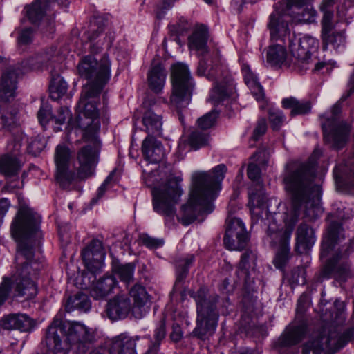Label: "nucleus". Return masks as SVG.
Here are the masks:
<instances>
[{
  "mask_svg": "<svg viewBox=\"0 0 354 354\" xmlns=\"http://www.w3.org/2000/svg\"><path fill=\"white\" fill-rule=\"evenodd\" d=\"M41 218L28 206H21L12 220L10 232L17 243V261L23 264L17 271L13 288L15 295L32 299L37 294L35 279L41 266L33 260V244L41 237Z\"/></svg>",
  "mask_w": 354,
  "mask_h": 354,
  "instance_id": "obj_1",
  "label": "nucleus"
},
{
  "mask_svg": "<svg viewBox=\"0 0 354 354\" xmlns=\"http://www.w3.org/2000/svg\"><path fill=\"white\" fill-rule=\"evenodd\" d=\"M315 171L313 165L292 163L284 173L283 181L290 198L284 216V234L288 239L301 212L310 220L317 218L322 213V189L320 185L315 183Z\"/></svg>",
  "mask_w": 354,
  "mask_h": 354,
  "instance_id": "obj_2",
  "label": "nucleus"
},
{
  "mask_svg": "<svg viewBox=\"0 0 354 354\" xmlns=\"http://www.w3.org/2000/svg\"><path fill=\"white\" fill-rule=\"evenodd\" d=\"M95 26L92 25L88 35L91 42V53L94 55L83 57L77 65L79 75L88 80L82 88L77 104V109L84 115H99L97 108L99 95L111 77V62L109 57L104 55L97 59L95 55L101 51L102 46L111 47L113 36L104 33L102 28L95 29Z\"/></svg>",
  "mask_w": 354,
  "mask_h": 354,
  "instance_id": "obj_3",
  "label": "nucleus"
},
{
  "mask_svg": "<svg viewBox=\"0 0 354 354\" xmlns=\"http://www.w3.org/2000/svg\"><path fill=\"white\" fill-rule=\"evenodd\" d=\"M226 171V166L221 164L208 172H196L192 175L189 199L181 207L182 215L179 220L183 225H189L198 214L212 212L213 201L221 189Z\"/></svg>",
  "mask_w": 354,
  "mask_h": 354,
  "instance_id": "obj_4",
  "label": "nucleus"
},
{
  "mask_svg": "<svg viewBox=\"0 0 354 354\" xmlns=\"http://www.w3.org/2000/svg\"><path fill=\"white\" fill-rule=\"evenodd\" d=\"M97 337L96 330L82 322H63L55 317L48 328L46 343L48 350L55 354H64L70 348L84 353L96 342Z\"/></svg>",
  "mask_w": 354,
  "mask_h": 354,
  "instance_id": "obj_5",
  "label": "nucleus"
},
{
  "mask_svg": "<svg viewBox=\"0 0 354 354\" xmlns=\"http://www.w3.org/2000/svg\"><path fill=\"white\" fill-rule=\"evenodd\" d=\"M77 126L82 130L83 138L91 144L80 148L77 153L76 182L91 178L95 173L98 162L100 143L97 139V132L100 123L99 115H84L82 113L77 119Z\"/></svg>",
  "mask_w": 354,
  "mask_h": 354,
  "instance_id": "obj_6",
  "label": "nucleus"
},
{
  "mask_svg": "<svg viewBox=\"0 0 354 354\" xmlns=\"http://www.w3.org/2000/svg\"><path fill=\"white\" fill-rule=\"evenodd\" d=\"M21 74L19 67H10L1 75L0 81V129L4 132H11L19 124V111L9 106L7 102H11L17 95V80Z\"/></svg>",
  "mask_w": 354,
  "mask_h": 354,
  "instance_id": "obj_7",
  "label": "nucleus"
},
{
  "mask_svg": "<svg viewBox=\"0 0 354 354\" xmlns=\"http://www.w3.org/2000/svg\"><path fill=\"white\" fill-rule=\"evenodd\" d=\"M189 294L194 299L197 308V325L193 333L199 339H205L214 333L217 325L218 314L216 304L218 296L214 295L207 298V290L205 288H201L196 292L189 291Z\"/></svg>",
  "mask_w": 354,
  "mask_h": 354,
  "instance_id": "obj_8",
  "label": "nucleus"
},
{
  "mask_svg": "<svg viewBox=\"0 0 354 354\" xmlns=\"http://www.w3.org/2000/svg\"><path fill=\"white\" fill-rule=\"evenodd\" d=\"M181 183L180 177L170 175L152 189L153 207L156 212L167 217H174L176 205L183 194Z\"/></svg>",
  "mask_w": 354,
  "mask_h": 354,
  "instance_id": "obj_9",
  "label": "nucleus"
},
{
  "mask_svg": "<svg viewBox=\"0 0 354 354\" xmlns=\"http://www.w3.org/2000/svg\"><path fill=\"white\" fill-rule=\"evenodd\" d=\"M172 92L170 103L177 109L185 108L191 102L195 84L188 66L176 63L171 68Z\"/></svg>",
  "mask_w": 354,
  "mask_h": 354,
  "instance_id": "obj_10",
  "label": "nucleus"
},
{
  "mask_svg": "<svg viewBox=\"0 0 354 354\" xmlns=\"http://www.w3.org/2000/svg\"><path fill=\"white\" fill-rule=\"evenodd\" d=\"M350 330L339 333L336 330H330L327 334L313 335L304 345L302 354H324L336 352L344 347L351 339Z\"/></svg>",
  "mask_w": 354,
  "mask_h": 354,
  "instance_id": "obj_11",
  "label": "nucleus"
},
{
  "mask_svg": "<svg viewBox=\"0 0 354 354\" xmlns=\"http://www.w3.org/2000/svg\"><path fill=\"white\" fill-rule=\"evenodd\" d=\"M219 67L208 69L205 60L201 59L197 68L198 75H205L209 80H215L216 84L211 91L209 100L214 104H218L227 97H234L235 95V84L231 75L226 74L223 77L218 76Z\"/></svg>",
  "mask_w": 354,
  "mask_h": 354,
  "instance_id": "obj_12",
  "label": "nucleus"
},
{
  "mask_svg": "<svg viewBox=\"0 0 354 354\" xmlns=\"http://www.w3.org/2000/svg\"><path fill=\"white\" fill-rule=\"evenodd\" d=\"M71 152L68 147L58 145L55 151L54 160L56 167L55 178L59 185L68 188L76 182V174L69 169Z\"/></svg>",
  "mask_w": 354,
  "mask_h": 354,
  "instance_id": "obj_13",
  "label": "nucleus"
},
{
  "mask_svg": "<svg viewBox=\"0 0 354 354\" xmlns=\"http://www.w3.org/2000/svg\"><path fill=\"white\" fill-rule=\"evenodd\" d=\"M288 45L291 54L304 64H308L310 62L312 53L317 50L319 46L318 41L309 35L297 39L292 35L288 39Z\"/></svg>",
  "mask_w": 354,
  "mask_h": 354,
  "instance_id": "obj_14",
  "label": "nucleus"
},
{
  "mask_svg": "<svg viewBox=\"0 0 354 354\" xmlns=\"http://www.w3.org/2000/svg\"><path fill=\"white\" fill-rule=\"evenodd\" d=\"M248 240V234L244 223L238 218H233L227 224L223 243L230 250H243Z\"/></svg>",
  "mask_w": 354,
  "mask_h": 354,
  "instance_id": "obj_15",
  "label": "nucleus"
},
{
  "mask_svg": "<svg viewBox=\"0 0 354 354\" xmlns=\"http://www.w3.org/2000/svg\"><path fill=\"white\" fill-rule=\"evenodd\" d=\"M250 207L252 224L263 221V214L266 216L269 211L268 199L262 184L258 182L250 187L248 191Z\"/></svg>",
  "mask_w": 354,
  "mask_h": 354,
  "instance_id": "obj_16",
  "label": "nucleus"
},
{
  "mask_svg": "<svg viewBox=\"0 0 354 354\" xmlns=\"http://www.w3.org/2000/svg\"><path fill=\"white\" fill-rule=\"evenodd\" d=\"M340 112V107L338 104H335L332 108L333 116L331 121L329 118L327 122L322 124L324 139L329 142H331L333 146L337 149H341L345 145L348 140L350 129L346 124H341L337 126L331 132L327 133V128L333 124L335 118Z\"/></svg>",
  "mask_w": 354,
  "mask_h": 354,
  "instance_id": "obj_17",
  "label": "nucleus"
},
{
  "mask_svg": "<svg viewBox=\"0 0 354 354\" xmlns=\"http://www.w3.org/2000/svg\"><path fill=\"white\" fill-rule=\"evenodd\" d=\"M135 348L136 339L120 334L111 339L108 349L99 346L91 351L88 354H136Z\"/></svg>",
  "mask_w": 354,
  "mask_h": 354,
  "instance_id": "obj_18",
  "label": "nucleus"
},
{
  "mask_svg": "<svg viewBox=\"0 0 354 354\" xmlns=\"http://www.w3.org/2000/svg\"><path fill=\"white\" fill-rule=\"evenodd\" d=\"M285 14L279 10L278 5H275L274 12L269 16L268 28L272 40H281L284 45L288 39L291 37L290 30L287 21L284 19Z\"/></svg>",
  "mask_w": 354,
  "mask_h": 354,
  "instance_id": "obj_19",
  "label": "nucleus"
},
{
  "mask_svg": "<svg viewBox=\"0 0 354 354\" xmlns=\"http://www.w3.org/2000/svg\"><path fill=\"white\" fill-rule=\"evenodd\" d=\"M347 252L337 254L335 257L326 260L320 275L322 279H328L335 276L341 280H345L350 274V264L346 259Z\"/></svg>",
  "mask_w": 354,
  "mask_h": 354,
  "instance_id": "obj_20",
  "label": "nucleus"
},
{
  "mask_svg": "<svg viewBox=\"0 0 354 354\" xmlns=\"http://www.w3.org/2000/svg\"><path fill=\"white\" fill-rule=\"evenodd\" d=\"M129 295L133 300L131 312L137 319L142 318L149 310V295L145 288L140 285L133 286L129 290Z\"/></svg>",
  "mask_w": 354,
  "mask_h": 354,
  "instance_id": "obj_21",
  "label": "nucleus"
},
{
  "mask_svg": "<svg viewBox=\"0 0 354 354\" xmlns=\"http://www.w3.org/2000/svg\"><path fill=\"white\" fill-rule=\"evenodd\" d=\"M311 0H286L285 3L287 10L295 8L294 17L304 23H312L315 21L316 11L310 4Z\"/></svg>",
  "mask_w": 354,
  "mask_h": 354,
  "instance_id": "obj_22",
  "label": "nucleus"
},
{
  "mask_svg": "<svg viewBox=\"0 0 354 354\" xmlns=\"http://www.w3.org/2000/svg\"><path fill=\"white\" fill-rule=\"evenodd\" d=\"M142 153L145 159L151 163H158L165 157L162 143L152 136H148L142 141Z\"/></svg>",
  "mask_w": 354,
  "mask_h": 354,
  "instance_id": "obj_23",
  "label": "nucleus"
},
{
  "mask_svg": "<svg viewBox=\"0 0 354 354\" xmlns=\"http://www.w3.org/2000/svg\"><path fill=\"white\" fill-rule=\"evenodd\" d=\"M131 310L129 299L125 295H117L109 301L106 306L108 317L113 320L122 319Z\"/></svg>",
  "mask_w": 354,
  "mask_h": 354,
  "instance_id": "obj_24",
  "label": "nucleus"
},
{
  "mask_svg": "<svg viewBox=\"0 0 354 354\" xmlns=\"http://www.w3.org/2000/svg\"><path fill=\"white\" fill-rule=\"evenodd\" d=\"M167 73L162 65L153 61L147 73L149 88L154 93H160L165 85Z\"/></svg>",
  "mask_w": 354,
  "mask_h": 354,
  "instance_id": "obj_25",
  "label": "nucleus"
},
{
  "mask_svg": "<svg viewBox=\"0 0 354 354\" xmlns=\"http://www.w3.org/2000/svg\"><path fill=\"white\" fill-rule=\"evenodd\" d=\"M344 230L337 223H332L329 227L327 236L324 239L320 257L322 259L327 258L330 254L336 243L341 239H344Z\"/></svg>",
  "mask_w": 354,
  "mask_h": 354,
  "instance_id": "obj_26",
  "label": "nucleus"
},
{
  "mask_svg": "<svg viewBox=\"0 0 354 354\" xmlns=\"http://www.w3.org/2000/svg\"><path fill=\"white\" fill-rule=\"evenodd\" d=\"M307 327L304 323L288 326L279 339L281 346H290L298 344L306 333Z\"/></svg>",
  "mask_w": 354,
  "mask_h": 354,
  "instance_id": "obj_27",
  "label": "nucleus"
},
{
  "mask_svg": "<svg viewBox=\"0 0 354 354\" xmlns=\"http://www.w3.org/2000/svg\"><path fill=\"white\" fill-rule=\"evenodd\" d=\"M296 250L299 253L308 251L315 243L314 230L306 223H301L297 230Z\"/></svg>",
  "mask_w": 354,
  "mask_h": 354,
  "instance_id": "obj_28",
  "label": "nucleus"
},
{
  "mask_svg": "<svg viewBox=\"0 0 354 354\" xmlns=\"http://www.w3.org/2000/svg\"><path fill=\"white\" fill-rule=\"evenodd\" d=\"M97 252L95 254H91L90 251H82V257L85 266L89 272L96 274L101 271L104 263L106 252L103 246L95 245Z\"/></svg>",
  "mask_w": 354,
  "mask_h": 354,
  "instance_id": "obj_29",
  "label": "nucleus"
},
{
  "mask_svg": "<svg viewBox=\"0 0 354 354\" xmlns=\"http://www.w3.org/2000/svg\"><path fill=\"white\" fill-rule=\"evenodd\" d=\"M207 39L208 30L207 27L203 24L198 25L188 39L189 47L192 50L200 52L202 55L207 53L208 51Z\"/></svg>",
  "mask_w": 354,
  "mask_h": 354,
  "instance_id": "obj_30",
  "label": "nucleus"
},
{
  "mask_svg": "<svg viewBox=\"0 0 354 354\" xmlns=\"http://www.w3.org/2000/svg\"><path fill=\"white\" fill-rule=\"evenodd\" d=\"M5 327L8 329H17L28 332L33 329L35 321L25 314L11 315L6 317Z\"/></svg>",
  "mask_w": 354,
  "mask_h": 354,
  "instance_id": "obj_31",
  "label": "nucleus"
},
{
  "mask_svg": "<svg viewBox=\"0 0 354 354\" xmlns=\"http://www.w3.org/2000/svg\"><path fill=\"white\" fill-rule=\"evenodd\" d=\"M117 284L115 278L113 276H106L100 279L91 290V295L95 299H100L108 296Z\"/></svg>",
  "mask_w": 354,
  "mask_h": 354,
  "instance_id": "obj_32",
  "label": "nucleus"
},
{
  "mask_svg": "<svg viewBox=\"0 0 354 354\" xmlns=\"http://www.w3.org/2000/svg\"><path fill=\"white\" fill-rule=\"evenodd\" d=\"M283 108L290 109V115H306L310 113L312 103L309 100H299L295 97L284 98L281 102Z\"/></svg>",
  "mask_w": 354,
  "mask_h": 354,
  "instance_id": "obj_33",
  "label": "nucleus"
},
{
  "mask_svg": "<svg viewBox=\"0 0 354 354\" xmlns=\"http://www.w3.org/2000/svg\"><path fill=\"white\" fill-rule=\"evenodd\" d=\"M22 163L16 156L5 154L0 156V173L6 176H13L18 174Z\"/></svg>",
  "mask_w": 354,
  "mask_h": 354,
  "instance_id": "obj_34",
  "label": "nucleus"
},
{
  "mask_svg": "<svg viewBox=\"0 0 354 354\" xmlns=\"http://www.w3.org/2000/svg\"><path fill=\"white\" fill-rule=\"evenodd\" d=\"M56 59V50L51 48L45 52L37 54L28 59L25 65L32 69L39 68L48 66Z\"/></svg>",
  "mask_w": 354,
  "mask_h": 354,
  "instance_id": "obj_35",
  "label": "nucleus"
},
{
  "mask_svg": "<svg viewBox=\"0 0 354 354\" xmlns=\"http://www.w3.org/2000/svg\"><path fill=\"white\" fill-rule=\"evenodd\" d=\"M142 123L146 128L148 136H151V134L160 135L161 133L162 117L155 113L151 109L145 113Z\"/></svg>",
  "mask_w": 354,
  "mask_h": 354,
  "instance_id": "obj_36",
  "label": "nucleus"
},
{
  "mask_svg": "<svg viewBox=\"0 0 354 354\" xmlns=\"http://www.w3.org/2000/svg\"><path fill=\"white\" fill-rule=\"evenodd\" d=\"M48 3L49 0H35L25 8L26 16L32 24H36L41 19Z\"/></svg>",
  "mask_w": 354,
  "mask_h": 354,
  "instance_id": "obj_37",
  "label": "nucleus"
},
{
  "mask_svg": "<svg viewBox=\"0 0 354 354\" xmlns=\"http://www.w3.org/2000/svg\"><path fill=\"white\" fill-rule=\"evenodd\" d=\"M322 39L324 49H326L328 45H331L334 48H337L340 46L344 45L346 41L344 32L336 31L334 28L330 30L322 32Z\"/></svg>",
  "mask_w": 354,
  "mask_h": 354,
  "instance_id": "obj_38",
  "label": "nucleus"
},
{
  "mask_svg": "<svg viewBox=\"0 0 354 354\" xmlns=\"http://www.w3.org/2000/svg\"><path fill=\"white\" fill-rule=\"evenodd\" d=\"M286 57V50L283 44L271 45L267 51L266 61L271 66H281L285 62Z\"/></svg>",
  "mask_w": 354,
  "mask_h": 354,
  "instance_id": "obj_39",
  "label": "nucleus"
},
{
  "mask_svg": "<svg viewBox=\"0 0 354 354\" xmlns=\"http://www.w3.org/2000/svg\"><path fill=\"white\" fill-rule=\"evenodd\" d=\"M65 307L66 310L68 312L75 309L82 312H87L91 308V302L87 295L83 293H77L68 299Z\"/></svg>",
  "mask_w": 354,
  "mask_h": 354,
  "instance_id": "obj_40",
  "label": "nucleus"
},
{
  "mask_svg": "<svg viewBox=\"0 0 354 354\" xmlns=\"http://www.w3.org/2000/svg\"><path fill=\"white\" fill-rule=\"evenodd\" d=\"M67 89L68 85L62 77L56 75L53 77L49 86L50 95L53 100H59L65 95Z\"/></svg>",
  "mask_w": 354,
  "mask_h": 354,
  "instance_id": "obj_41",
  "label": "nucleus"
},
{
  "mask_svg": "<svg viewBox=\"0 0 354 354\" xmlns=\"http://www.w3.org/2000/svg\"><path fill=\"white\" fill-rule=\"evenodd\" d=\"M209 137L207 133L196 130L191 133L187 139V142L192 149L196 150L207 145Z\"/></svg>",
  "mask_w": 354,
  "mask_h": 354,
  "instance_id": "obj_42",
  "label": "nucleus"
},
{
  "mask_svg": "<svg viewBox=\"0 0 354 354\" xmlns=\"http://www.w3.org/2000/svg\"><path fill=\"white\" fill-rule=\"evenodd\" d=\"M134 270L135 266L133 263L115 266L113 268L115 274L121 281L127 283H129L133 279Z\"/></svg>",
  "mask_w": 354,
  "mask_h": 354,
  "instance_id": "obj_43",
  "label": "nucleus"
},
{
  "mask_svg": "<svg viewBox=\"0 0 354 354\" xmlns=\"http://www.w3.org/2000/svg\"><path fill=\"white\" fill-rule=\"evenodd\" d=\"M166 335L165 323L162 320L158 326L155 330L154 337L155 342L149 346L145 354H156L159 350L161 341L165 338Z\"/></svg>",
  "mask_w": 354,
  "mask_h": 354,
  "instance_id": "obj_44",
  "label": "nucleus"
},
{
  "mask_svg": "<svg viewBox=\"0 0 354 354\" xmlns=\"http://www.w3.org/2000/svg\"><path fill=\"white\" fill-rule=\"evenodd\" d=\"M72 120V113L68 107H60L56 114L52 116V120L55 122V124L58 125L55 127V130L59 131L61 125L68 122L70 123Z\"/></svg>",
  "mask_w": 354,
  "mask_h": 354,
  "instance_id": "obj_45",
  "label": "nucleus"
},
{
  "mask_svg": "<svg viewBox=\"0 0 354 354\" xmlns=\"http://www.w3.org/2000/svg\"><path fill=\"white\" fill-rule=\"evenodd\" d=\"M194 260V256L193 254H188L176 262L178 281H180L185 277L188 268L192 264Z\"/></svg>",
  "mask_w": 354,
  "mask_h": 354,
  "instance_id": "obj_46",
  "label": "nucleus"
},
{
  "mask_svg": "<svg viewBox=\"0 0 354 354\" xmlns=\"http://www.w3.org/2000/svg\"><path fill=\"white\" fill-rule=\"evenodd\" d=\"M285 115L281 111L277 109H270L269 111V121L272 129L274 131L279 129L285 120Z\"/></svg>",
  "mask_w": 354,
  "mask_h": 354,
  "instance_id": "obj_47",
  "label": "nucleus"
},
{
  "mask_svg": "<svg viewBox=\"0 0 354 354\" xmlns=\"http://www.w3.org/2000/svg\"><path fill=\"white\" fill-rule=\"evenodd\" d=\"M218 115L217 111H212L197 120L198 126L202 129L211 128L214 124Z\"/></svg>",
  "mask_w": 354,
  "mask_h": 354,
  "instance_id": "obj_48",
  "label": "nucleus"
},
{
  "mask_svg": "<svg viewBox=\"0 0 354 354\" xmlns=\"http://www.w3.org/2000/svg\"><path fill=\"white\" fill-rule=\"evenodd\" d=\"M44 147L45 142L39 137H36L31 139L28 142L27 150L29 153L36 156L44 149Z\"/></svg>",
  "mask_w": 354,
  "mask_h": 354,
  "instance_id": "obj_49",
  "label": "nucleus"
},
{
  "mask_svg": "<svg viewBox=\"0 0 354 354\" xmlns=\"http://www.w3.org/2000/svg\"><path fill=\"white\" fill-rule=\"evenodd\" d=\"M305 274L302 268H297L292 271L289 281L292 285H304L306 282Z\"/></svg>",
  "mask_w": 354,
  "mask_h": 354,
  "instance_id": "obj_50",
  "label": "nucleus"
},
{
  "mask_svg": "<svg viewBox=\"0 0 354 354\" xmlns=\"http://www.w3.org/2000/svg\"><path fill=\"white\" fill-rule=\"evenodd\" d=\"M242 71L243 73L245 82L248 85V88L259 89V87H257L255 84L256 82H258L257 77L256 75L251 71L250 67L248 66H243L242 68Z\"/></svg>",
  "mask_w": 354,
  "mask_h": 354,
  "instance_id": "obj_51",
  "label": "nucleus"
},
{
  "mask_svg": "<svg viewBox=\"0 0 354 354\" xmlns=\"http://www.w3.org/2000/svg\"><path fill=\"white\" fill-rule=\"evenodd\" d=\"M289 248L284 246L283 248L278 252L274 259V265L277 268L282 269L288 260Z\"/></svg>",
  "mask_w": 354,
  "mask_h": 354,
  "instance_id": "obj_52",
  "label": "nucleus"
},
{
  "mask_svg": "<svg viewBox=\"0 0 354 354\" xmlns=\"http://www.w3.org/2000/svg\"><path fill=\"white\" fill-rule=\"evenodd\" d=\"M139 240L142 244L151 249L157 248L163 244L162 240L154 239L145 234L140 236Z\"/></svg>",
  "mask_w": 354,
  "mask_h": 354,
  "instance_id": "obj_53",
  "label": "nucleus"
},
{
  "mask_svg": "<svg viewBox=\"0 0 354 354\" xmlns=\"http://www.w3.org/2000/svg\"><path fill=\"white\" fill-rule=\"evenodd\" d=\"M37 118L39 122L42 126H45L50 119L52 120V116L50 115V109L48 105L45 104L40 107L37 113Z\"/></svg>",
  "mask_w": 354,
  "mask_h": 354,
  "instance_id": "obj_54",
  "label": "nucleus"
},
{
  "mask_svg": "<svg viewBox=\"0 0 354 354\" xmlns=\"http://www.w3.org/2000/svg\"><path fill=\"white\" fill-rule=\"evenodd\" d=\"M322 11L324 12V16L322 21V32L328 31L331 29H333L334 26L332 23V20L333 18V12L328 10H325Z\"/></svg>",
  "mask_w": 354,
  "mask_h": 354,
  "instance_id": "obj_55",
  "label": "nucleus"
},
{
  "mask_svg": "<svg viewBox=\"0 0 354 354\" xmlns=\"http://www.w3.org/2000/svg\"><path fill=\"white\" fill-rule=\"evenodd\" d=\"M267 130V123L265 118H261L258 120L257 126L254 129L252 134V139L254 140H258L259 138L263 136Z\"/></svg>",
  "mask_w": 354,
  "mask_h": 354,
  "instance_id": "obj_56",
  "label": "nucleus"
},
{
  "mask_svg": "<svg viewBox=\"0 0 354 354\" xmlns=\"http://www.w3.org/2000/svg\"><path fill=\"white\" fill-rule=\"evenodd\" d=\"M11 286L10 280L8 278H3L0 285V305H1L7 299Z\"/></svg>",
  "mask_w": 354,
  "mask_h": 354,
  "instance_id": "obj_57",
  "label": "nucleus"
},
{
  "mask_svg": "<svg viewBox=\"0 0 354 354\" xmlns=\"http://www.w3.org/2000/svg\"><path fill=\"white\" fill-rule=\"evenodd\" d=\"M33 37L32 30L30 28L22 30L18 37V42L20 45L30 44Z\"/></svg>",
  "mask_w": 354,
  "mask_h": 354,
  "instance_id": "obj_58",
  "label": "nucleus"
},
{
  "mask_svg": "<svg viewBox=\"0 0 354 354\" xmlns=\"http://www.w3.org/2000/svg\"><path fill=\"white\" fill-rule=\"evenodd\" d=\"M260 168L256 164H249L247 174L250 180L252 181H258L260 178Z\"/></svg>",
  "mask_w": 354,
  "mask_h": 354,
  "instance_id": "obj_59",
  "label": "nucleus"
},
{
  "mask_svg": "<svg viewBox=\"0 0 354 354\" xmlns=\"http://www.w3.org/2000/svg\"><path fill=\"white\" fill-rule=\"evenodd\" d=\"M257 87H259V88H249L251 91V93L252 95L255 97V99L257 101H261L263 100L264 98V91L262 86L259 84V82H256Z\"/></svg>",
  "mask_w": 354,
  "mask_h": 354,
  "instance_id": "obj_60",
  "label": "nucleus"
},
{
  "mask_svg": "<svg viewBox=\"0 0 354 354\" xmlns=\"http://www.w3.org/2000/svg\"><path fill=\"white\" fill-rule=\"evenodd\" d=\"M251 254H252V252L248 250L241 255V258L239 264L240 269L245 270H248V260Z\"/></svg>",
  "mask_w": 354,
  "mask_h": 354,
  "instance_id": "obj_61",
  "label": "nucleus"
},
{
  "mask_svg": "<svg viewBox=\"0 0 354 354\" xmlns=\"http://www.w3.org/2000/svg\"><path fill=\"white\" fill-rule=\"evenodd\" d=\"M171 339L174 342L179 341L182 337V332L178 324H174L172 326V332L170 335Z\"/></svg>",
  "mask_w": 354,
  "mask_h": 354,
  "instance_id": "obj_62",
  "label": "nucleus"
},
{
  "mask_svg": "<svg viewBox=\"0 0 354 354\" xmlns=\"http://www.w3.org/2000/svg\"><path fill=\"white\" fill-rule=\"evenodd\" d=\"M21 145L20 142H15L13 143H10L8 145V149L10 152L9 153L10 156H16V157H18V153L21 150Z\"/></svg>",
  "mask_w": 354,
  "mask_h": 354,
  "instance_id": "obj_63",
  "label": "nucleus"
},
{
  "mask_svg": "<svg viewBox=\"0 0 354 354\" xmlns=\"http://www.w3.org/2000/svg\"><path fill=\"white\" fill-rule=\"evenodd\" d=\"M177 26L176 32L178 34H182L189 28L187 20L183 17L180 19L179 22L177 24Z\"/></svg>",
  "mask_w": 354,
  "mask_h": 354,
  "instance_id": "obj_64",
  "label": "nucleus"
}]
</instances>
